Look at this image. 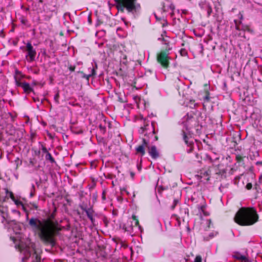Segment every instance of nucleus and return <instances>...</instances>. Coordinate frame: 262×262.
Here are the masks:
<instances>
[{
  "label": "nucleus",
  "instance_id": "1",
  "mask_svg": "<svg viewBox=\"0 0 262 262\" xmlns=\"http://www.w3.org/2000/svg\"><path fill=\"white\" fill-rule=\"evenodd\" d=\"M52 217L53 214L49 218L41 220L38 218L32 217L29 221V225L31 230L37 234L42 241L54 246V235L61 229L53 222Z\"/></svg>",
  "mask_w": 262,
  "mask_h": 262
},
{
  "label": "nucleus",
  "instance_id": "2",
  "mask_svg": "<svg viewBox=\"0 0 262 262\" xmlns=\"http://www.w3.org/2000/svg\"><path fill=\"white\" fill-rule=\"evenodd\" d=\"M182 123L183 124L184 127L185 128V130L183 129L182 131L183 138L185 144L189 147V148L187 149V152H191L193 149L194 143L193 139L190 135V130L196 126L198 125V122L195 116L192 114H188L182 118Z\"/></svg>",
  "mask_w": 262,
  "mask_h": 262
},
{
  "label": "nucleus",
  "instance_id": "3",
  "mask_svg": "<svg viewBox=\"0 0 262 262\" xmlns=\"http://www.w3.org/2000/svg\"><path fill=\"white\" fill-rule=\"evenodd\" d=\"M258 219V216L255 209L242 207L236 213L234 220L241 226H250L255 223Z\"/></svg>",
  "mask_w": 262,
  "mask_h": 262
},
{
  "label": "nucleus",
  "instance_id": "4",
  "mask_svg": "<svg viewBox=\"0 0 262 262\" xmlns=\"http://www.w3.org/2000/svg\"><path fill=\"white\" fill-rule=\"evenodd\" d=\"M137 0H115L116 8L119 11L123 12L126 9L128 13L134 14L140 9V5L136 3Z\"/></svg>",
  "mask_w": 262,
  "mask_h": 262
},
{
  "label": "nucleus",
  "instance_id": "5",
  "mask_svg": "<svg viewBox=\"0 0 262 262\" xmlns=\"http://www.w3.org/2000/svg\"><path fill=\"white\" fill-rule=\"evenodd\" d=\"M37 247H16V249L19 251L24 256L22 258L23 262L29 257L32 254L33 262H40L41 256Z\"/></svg>",
  "mask_w": 262,
  "mask_h": 262
},
{
  "label": "nucleus",
  "instance_id": "6",
  "mask_svg": "<svg viewBox=\"0 0 262 262\" xmlns=\"http://www.w3.org/2000/svg\"><path fill=\"white\" fill-rule=\"evenodd\" d=\"M132 220V221L128 220L127 223L123 225V229L130 234L137 232L138 231L142 232V229L139 225L137 217L135 215H133Z\"/></svg>",
  "mask_w": 262,
  "mask_h": 262
},
{
  "label": "nucleus",
  "instance_id": "7",
  "mask_svg": "<svg viewBox=\"0 0 262 262\" xmlns=\"http://www.w3.org/2000/svg\"><path fill=\"white\" fill-rule=\"evenodd\" d=\"M21 49L26 53L25 58L28 62H31L35 60L36 51L30 42H28L26 47Z\"/></svg>",
  "mask_w": 262,
  "mask_h": 262
},
{
  "label": "nucleus",
  "instance_id": "8",
  "mask_svg": "<svg viewBox=\"0 0 262 262\" xmlns=\"http://www.w3.org/2000/svg\"><path fill=\"white\" fill-rule=\"evenodd\" d=\"M141 134H144L145 137H153L155 134V128L152 123L146 122L143 126L141 127L139 130Z\"/></svg>",
  "mask_w": 262,
  "mask_h": 262
},
{
  "label": "nucleus",
  "instance_id": "9",
  "mask_svg": "<svg viewBox=\"0 0 262 262\" xmlns=\"http://www.w3.org/2000/svg\"><path fill=\"white\" fill-rule=\"evenodd\" d=\"M169 58L168 53L165 51H161L157 56L158 62L165 68L168 67Z\"/></svg>",
  "mask_w": 262,
  "mask_h": 262
},
{
  "label": "nucleus",
  "instance_id": "10",
  "mask_svg": "<svg viewBox=\"0 0 262 262\" xmlns=\"http://www.w3.org/2000/svg\"><path fill=\"white\" fill-rule=\"evenodd\" d=\"M15 83L17 86L21 87L25 93L29 94L33 91V89L28 83L20 82L17 78H15Z\"/></svg>",
  "mask_w": 262,
  "mask_h": 262
},
{
  "label": "nucleus",
  "instance_id": "11",
  "mask_svg": "<svg viewBox=\"0 0 262 262\" xmlns=\"http://www.w3.org/2000/svg\"><path fill=\"white\" fill-rule=\"evenodd\" d=\"M149 142V141L146 138H143V144L136 148L137 152L143 156L145 154L144 148L145 147H148Z\"/></svg>",
  "mask_w": 262,
  "mask_h": 262
},
{
  "label": "nucleus",
  "instance_id": "12",
  "mask_svg": "<svg viewBox=\"0 0 262 262\" xmlns=\"http://www.w3.org/2000/svg\"><path fill=\"white\" fill-rule=\"evenodd\" d=\"M97 69V64L96 63H95V66L92 63V67H90V73L88 75H86L83 74V77L89 80L90 77L91 76H94L96 74L95 70Z\"/></svg>",
  "mask_w": 262,
  "mask_h": 262
},
{
  "label": "nucleus",
  "instance_id": "13",
  "mask_svg": "<svg viewBox=\"0 0 262 262\" xmlns=\"http://www.w3.org/2000/svg\"><path fill=\"white\" fill-rule=\"evenodd\" d=\"M148 152L152 158L156 159L159 157V154L155 146H152L150 148L148 147Z\"/></svg>",
  "mask_w": 262,
  "mask_h": 262
},
{
  "label": "nucleus",
  "instance_id": "14",
  "mask_svg": "<svg viewBox=\"0 0 262 262\" xmlns=\"http://www.w3.org/2000/svg\"><path fill=\"white\" fill-rule=\"evenodd\" d=\"M233 257L242 260H245L247 259V257L245 255H242L239 252H235L233 255Z\"/></svg>",
  "mask_w": 262,
  "mask_h": 262
},
{
  "label": "nucleus",
  "instance_id": "15",
  "mask_svg": "<svg viewBox=\"0 0 262 262\" xmlns=\"http://www.w3.org/2000/svg\"><path fill=\"white\" fill-rule=\"evenodd\" d=\"M241 30L243 31H247L251 33H253V30L251 29L249 26L243 25L242 26Z\"/></svg>",
  "mask_w": 262,
  "mask_h": 262
},
{
  "label": "nucleus",
  "instance_id": "16",
  "mask_svg": "<svg viewBox=\"0 0 262 262\" xmlns=\"http://www.w3.org/2000/svg\"><path fill=\"white\" fill-rule=\"evenodd\" d=\"M204 6L206 7V10L207 12L208 16H210L211 13H212L211 7L209 5V4H205Z\"/></svg>",
  "mask_w": 262,
  "mask_h": 262
},
{
  "label": "nucleus",
  "instance_id": "17",
  "mask_svg": "<svg viewBox=\"0 0 262 262\" xmlns=\"http://www.w3.org/2000/svg\"><path fill=\"white\" fill-rule=\"evenodd\" d=\"M46 159L50 161V162L52 163L54 162L53 158L49 152H47V154H46Z\"/></svg>",
  "mask_w": 262,
  "mask_h": 262
},
{
  "label": "nucleus",
  "instance_id": "18",
  "mask_svg": "<svg viewBox=\"0 0 262 262\" xmlns=\"http://www.w3.org/2000/svg\"><path fill=\"white\" fill-rule=\"evenodd\" d=\"M85 211L88 217H91V216L93 215V210L92 209L89 208L88 209H85Z\"/></svg>",
  "mask_w": 262,
  "mask_h": 262
},
{
  "label": "nucleus",
  "instance_id": "19",
  "mask_svg": "<svg viewBox=\"0 0 262 262\" xmlns=\"http://www.w3.org/2000/svg\"><path fill=\"white\" fill-rule=\"evenodd\" d=\"M114 241L117 245L120 244L121 246H127L126 244H123V242L119 238H117V239L115 238V239H114Z\"/></svg>",
  "mask_w": 262,
  "mask_h": 262
},
{
  "label": "nucleus",
  "instance_id": "20",
  "mask_svg": "<svg viewBox=\"0 0 262 262\" xmlns=\"http://www.w3.org/2000/svg\"><path fill=\"white\" fill-rule=\"evenodd\" d=\"M180 53L183 56H185L187 55V52L186 50L184 49H182L180 51Z\"/></svg>",
  "mask_w": 262,
  "mask_h": 262
},
{
  "label": "nucleus",
  "instance_id": "21",
  "mask_svg": "<svg viewBox=\"0 0 262 262\" xmlns=\"http://www.w3.org/2000/svg\"><path fill=\"white\" fill-rule=\"evenodd\" d=\"M10 196L11 199L12 200H13L14 201H15V204H16L18 205V204H20V202H19V201H15V198H14V195H13V193H12V192H10Z\"/></svg>",
  "mask_w": 262,
  "mask_h": 262
},
{
  "label": "nucleus",
  "instance_id": "22",
  "mask_svg": "<svg viewBox=\"0 0 262 262\" xmlns=\"http://www.w3.org/2000/svg\"><path fill=\"white\" fill-rule=\"evenodd\" d=\"M205 4H209L208 3H207L206 2H201L199 4V6H200V7L201 8V9H204V10H206V7H205L204 6Z\"/></svg>",
  "mask_w": 262,
  "mask_h": 262
},
{
  "label": "nucleus",
  "instance_id": "23",
  "mask_svg": "<svg viewBox=\"0 0 262 262\" xmlns=\"http://www.w3.org/2000/svg\"><path fill=\"white\" fill-rule=\"evenodd\" d=\"M59 95L58 93H57V94H56L54 97V100L57 103H59Z\"/></svg>",
  "mask_w": 262,
  "mask_h": 262
},
{
  "label": "nucleus",
  "instance_id": "24",
  "mask_svg": "<svg viewBox=\"0 0 262 262\" xmlns=\"http://www.w3.org/2000/svg\"><path fill=\"white\" fill-rule=\"evenodd\" d=\"M194 262H202V257L200 255H197L194 259Z\"/></svg>",
  "mask_w": 262,
  "mask_h": 262
},
{
  "label": "nucleus",
  "instance_id": "25",
  "mask_svg": "<svg viewBox=\"0 0 262 262\" xmlns=\"http://www.w3.org/2000/svg\"><path fill=\"white\" fill-rule=\"evenodd\" d=\"M206 224L207 225V227L209 228L212 225V223L210 220H207L206 221Z\"/></svg>",
  "mask_w": 262,
  "mask_h": 262
},
{
  "label": "nucleus",
  "instance_id": "26",
  "mask_svg": "<svg viewBox=\"0 0 262 262\" xmlns=\"http://www.w3.org/2000/svg\"><path fill=\"white\" fill-rule=\"evenodd\" d=\"M99 127L103 133H105V127L104 126H103L102 124H100Z\"/></svg>",
  "mask_w": 262,
  "mask_h": 262
},
{
  "label": "nucleus",
  "instance_id": "27",
  "mask_svg": "<svg viewBox=\"0 0 262 262\" xmlns=\"http://www.w3.org/2000/svg\"><path fill=\"white\" fill-rule=\"evenodd\" d=\"M236 160L238 162H241L243 160V157L239 155L236 156Z\"/></svg>",
  "mask_w": 262,
  "mask_h": 262
},
{
  "label": "nucleus",
  "instance_id": "28",
  "mask_svg": "<svg viewBox=\"0 0 262 262\" xmlns=\"http://www.w3.org/2000/svg\"><path fill=\"white\" fill-rule=\"evenodd\" d=\"M178 202H179V201L178 200H174L173 201V204L171 206V208L172 209H173L174 208L175 206L177 205V204L178 203Z\"/></svg>",
  "mask_w": 262,
  "mask_h": 262
},
{
  "label": "nucleus",
  "instance_id": "29",
  "mask_svg": "<svg viewBox=\"0 0 262 262\" xmlns=\"http://www.w3.org/2000/svg\"><path fill=\"white\" fill-rule=\"evenodd\" d=\"M238 18L240 19L239 21H241L243 19V15L241 12H239L237 15Z\"/></svg>",
  "mask_w": 262,
  "mask_h": 262
},
{
  "label": "nucleus",
  "instance_id": "30",
  "mask_svg": "<svg viewBox=\"0 0 262 262\" xmlns=\"http://www.w3.org/2000/svg\"><path fill=\"white\" fill-rule=\"evenodd\" d=\"M246 188L248 189V190H250L252 188V185L251 183H248L247 185H246Z\"/></svg>",
  "mask_w": 262,
  "mask_h": 262
},
{
  "label": "nucleus",
  "instance_id": "31",
  "mask_svg": "<svg viewBox=\"0 0 262 262\" xmlns=\"http://www.w3.org/2000/svg\"><path fill=\"white\" fill-rule=\"evenodd\" d=\"M122 20L123 21L125 25L127 27L130 25V23L127 21L125 20L124 18H122Z\"/></svg>",
  "mask_w": 262,
  "mask_h": 262
},
{
  "label": "nucleus",
  "instance_id": "32",
  "mask_svg": "<svg viewBox=\"0 0 262 262\" xmlns=\"http://www.w3.org/2000/svg\"><path fill=\"white\" fill-rule=\"evenodd\" d=\"M158 39H159V40H162V41L163 42V43H164L165 44H167V41L165 40V38H164L163 37V36H162V37H159V38H158Z\"/></svg>",
  "mask_w": 262,
  "mask_h": 262
},
{
  "label": "nucleus",
  "instance_id": "33",
  "mask_svg": "<svg viewBox=\"0 0 262 262\" xmlns=\"http://www.w3.org/2000/svg\"><path fill=\"white\" fill-rule=\"evenodd\" d=\"M42 151L44 152V153H46V154H47V152H49L47 150V149L45 147V146H42Z\"/></svg>",
  "mask_w": 262,
  "mask_h": 262
},
{
  "label": "nucleus",
  "instance_id": "34",
  "mask_svg": "<svg viewBox=\"0 0 262 262\" xmlns=\"http://www.w3.org/2000/svg\"><path fill=\"white\" fill-rule=\"evenodd\" d=\"M234 22L235 25H238V24H242V21H237L236 19H235L234 20Z\"/></svg>",
  "mask_w": 262,
  "mask_h": 262
},
{
  "label": "nucleus",
  "instance_id": "35",
  "mask_svg": "<svg viewBox=\"0 0 262 262\" xmlns=\"http://www.w3.org/2000/svg\"><path fill=\"white\" fill-rule=\"evenodd\" d=\"M241 25V24H238V25H235V29H236V30L239 31V30H241V28H240V27H239V25Z\"/></svg>",
  "mask_w": 262,
  "mask_h": 262
},
{
  "label": "nucleus",
  "instance_id": "36",
  "mask_svg": "<svg viewBox=\"0 0 262 262\" xmlns=\"http://www.w3.org/2000/svg\"><path fill=\"white\" fill-rule=\"evenodd\" d=\"M204 100L205 101H209V95L208 94L204 97Z\"/></svg>",
  "mask_w": 262,
  "mask_h": 262
},
{
  "label": "nucleus",
  "instance_id": "37",
  "mask_svg": "<svg viewBox=\"0 0 262 262\" xmlns=\"http://www.w3.org/2000/svg\"><path fill=\"white\" fill-rule=\"evenodd\" d=\"M173 216L176 217V220L178 221V224L179 225H180V221L179 220V219L176 215H174Z\"/></svg>",
  "mask_w": 262,
  "mask_h": 262
},
{
  "label": "nucleus",
  "instance_id": "38",
  "mask_svg": "<svg viewBox=\"0 0 262 262\" xmlns=\"http://www.w3.org/2000/svg\"><path fill=\"white\" fill-rule=\"evenodd\" d=\"M90 220L91 221L92 223H93L94 219H93V216H91V217H88Z\"/></svg>",
  "mask_w": 262,
  "mask_h": 262
},
{
  "label": "nucleus",
  "instance_id": "39",
  "mask_svg": "<svg viewBox=\"0 0 262 262\" xmlns=\"http://www.w3.org/2000/svg\"><path fill=\"white\" fill-rule=\"evenodd\" d=\"M70 70L71 71H74V70H75V68H74V67H71V68H70Z\"/></svg>",
  "mask_w": 262,
  "mask_h": 262
},
{
  "label": "nucleus",
  "instance_id": "40",
  "mask_svg": "<svg viewBox=\"0 0 262 262\" xmlns=\"http://www.w3.org/2000/svg\"><path fill=\"white\" fill-rule=\"evenodd\" d=\"M89 22L90 24H91V19L90 16H89Z\"/></svg>",
  "mask_w": 262,
  "mask_h": 262
},
{
  "label": "nucleus",
  "instance_id": "41",
  "mask_svg": "<svg viewBox=\"0 0 262 262\" xmlns=\"http://www.w3.org/2000/svg\"><path fill=\"white\" fill-rule=\"evenodd\" d=\"M102 199H103V200H105V195H104V193H103Z\"/></svg>",
  "mask_w": 262,
  "mask_h": 262
},
{
  "label": "nucleus",
  "instance_id": "42",
  "mask_svg": "<svg viewBox=\"0 0 262 262\" xmlns=\"http://www.w3.org/2000/svg\"><path fill=\"white\" fill-rule=\"evenodd\" d=\"M209 236H211V237H213V236H214V234H213V233H212V234H210L209 235Z\"/></svg>",
  "mask_w": 262,
  "mask_h": 262
},
{
  "label": "nucleus",
  "instance_id": "43",
  "mask_svg": "<svg viewBox=\"0 0 262 262\" xmlns=\"http://www.w3.org/2000/svg\"><path fill=\"white\" fill-rule=\"evenodd\" d=\"M130 250L131 252H133V250H132V247H130Z\"/></svg>",
  "mask_w": 262,
  "mask_h": 262
},
{
  "label": "nucleus",
  "instance_id": "44",
  "mask_svg": "<svg viewBox=\"0 0 262 262\" xmlns=\"http://www.w3.org/2000/svg\"><path fill=\"white\" fill-rule=\"evenodd\" d=\"M190 102H192V103L193 104L194 101H190Z\"/></svg>",
  "mask_w": 262,
  "mask_h": 262
},
{
  "label": "nucleus",
  "instance_id": "45",
  "mask_svg": "<svg viewBox=\"0 0 262 262\" xmlns=\"http://www.w3.org/2000/svg\"><path fill=\"white\" fill-rule=\"evenodd\" d=\"M183 12V13H186V10H184Z\"/></svg>",
  "mask_w": 262,
  "mask_h": 262
},
{
  "label": "nucleus",
  "instance_id": "46",
  "mask_svg": "<svg viewBox=\"0 0 262 262\" xmlns=\"http://www.w3.org/2000/svg\"><path fill=\"white\" fill-rule=\"evenodd\" d=\"M155 139H156V140H157V137H155Z\"/></svg>",
  "mask_w": 262,
  "mask_h": 262
}]
</instances>
